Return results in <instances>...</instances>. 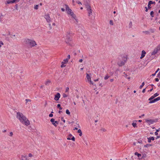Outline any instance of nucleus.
Here are the masks:
<instances>
[{"label":"nucleus","mask_w":160,"mask_h":160,"mask_svg":"<svg viewBox=\"0 0 160 160\" xmlns=\"http://www.w3.org/2000/svg\"><path fill=\"white\" fill-rule=\"evenodd\" d=\"M17 118L22 124L28 126L30 124L29 121L22 113L18 112L17 113Z\"/></svg>","instance_id":"nucleus-1"},{"label":"nucleus","mask_w":160,"mask_h":160,"mask_svg":"<svg viewBox=\"0 0 160 160\" xmlns=\"http://www.w3.org/2000/svg\"><path fill=\"white\" fill-rule=\"evenodd\" d=\"M23 43L25 46L28 48H31L37 45L35 41H24Z\"/></svg>","instance_id":"nucleus-2"},{"label":"nucleus","mask_w":160,"mask_h":160,"mask_svg":"<svg viewBox=\"0 0 160 160\" xmlns=\"http://www.w3.org/2000/svg\"><path fill=\"white\" fill-rule=\"evenodd\" d=\"M122 58V60L120 62H118L117 63L118 65L120 67L123 66L127 60V58L126 57L123 56Z\"/></svg>","instance_id":"nucleus-3"},{"label":"nucleus","mask_w":160,"mask_h":160,"mask_svg":"<svg viewBox=\"0 0 160 160\" xmlns=\"http://www.w3.org/2000/svg\"><path fill=\"white\" fill-rule=\"evenodd\" d=\"M84 5H85L87 10L88 11V16H90L92 14V10L91 7L88 4H85Z\"/></svg>","instance_id":"nucleus-4"},{"label":"nucleus","mask_w":160,"mask_h":160,"mask_svg":"<svg viewBox=\"0 0 160 160\" xmlns=\"http://www.w3.org/2000/svg\"><path fill=\"white\" fill-rule=\"evenodd\" d=\"M71 16L72 17V18L75 20V21L73 22V21L71 19H70V22L72 23H75L76 24H78V20L77 19V17L73 13V15H71Z\"/></svg>","instance_id":"nucleus-5"},{"label":"nucleus","mask_w":160,"mask_h":160,"mask_svg":"<svg viewBox=\"0 0 160 160\" xmlns=\"http://www.w3.org/2000/svg\"><path fill=\"white\" fill-rule=\"evenodd\" d=\"M66 10L67 12V13L68 14H69L70 16L71 15H73L74 13L72 11V10L69 8V7L67 5H65Z\"/></svg>","instance_id":"nucleus-6"},{"label":"nucleus","mask_w":160,"mask_h":160,"mask_svg":"<svg viewBox=\"0 0 160 160\" xmlns=\"http://www.w3.org/2000/svg\"><path fill=\"white\" fill-rule=\"evenodd\" d=\"M159 120L160 121V118L158 119H147L146 120V122H149L150 123V124H153L154 123V122H157L158 121V120Z\"/></svg>","instance_id":"nucleus-7"},{"label":"nucleus","mask_w":160,"mask_h":160,"mask_svg":"<svg viewBox=\"0 0 160 160\" xmlns=\"http://www.w3.org/2000/svg\"><path fill=\"white\" fill-rule=\"evenodd\" d=\"M72 35V33L70 31L68 32L65 36V39H71V37Z\"/></svg>","instance_id":"nucleus-8"},{"label":"nucleus","mask_w":160,"mask_h":160,"mask_svg":"<svg viewBox=\"0 0 160 160\" xmlns=\"http://www.w3.org/2000/svg\"><path fill=\"white\" fill-rule=\"evenodd\" d=\"M50 122L55 127H57V125L58 124H59V122L58 121H55V119L53 118H52L50 119Z\"/></svg>","instance_id":"nucleus-9"},{"label":"nucleus","mask_w":160,"mask_h":160,"mask_svg":"<svg viewBox=\"0 0 160 160\" xmlns=\"http://www.w3.org/2000/svg\"><path fill=\"white\" fill-rule=\"evenodd\" d=\"M44 18L48 22L50 23L51 22V19L49 14L45 15L44 16Z\"/></svg>","instance_id":"nucleus-10"},{"label":"nucleus","mask_w":160,"mask_h":160,"mask_svg":"<svg viewBox=\"0 0 160 160\" xmlns=\"http://www.w3.org/2000/svg\"><path fill=\"white\" fill-rule=\"evenodd\" d=\"M60 94L59 92H58L55 95V97L54 98V99L56 101H58L59 100V98H60Z\"/></svg>","instance_id":"nucleus-11"},{"label":"nucleus","mask_w":160,"mask_h":160,"mask_svg":"<svg viewBox=\"0 0 160 160\" xmlns=\"http://www.w3.org/2000/svg\"><path fill=\"white\" fill-rule=\"evenodd\" d=\"M160 100V97H158L155 98H154L153 100H152V101H149V103H154L157 101H158Z\"/></svg>","instance_id":"nucleus-12"},{"label":"nucleus","mask_w":160,"mask_h":160,"mask_svg":"<svg viewBox=\"0 0 160 160\" xmlns=\"http://www.w3.org/2000/svg\"><path fill=\"white\" fill-rule=\"evenodd\" d=\"M158 52V50L157 49V48L155 49L152 52L151 55H154L157 53Z\"/></svg>","instance_id":"nucleus-13"},{"label":"nucleus","mask_w":160,"mask_h":160,"mask_svg":"<svg viewBox=\"0 0 160 160\" xmlns=\"http://www.w3.org/2000/svg\"><path fill=\"white\" fill-rule=\"evenodd\" d=\"M146 54V52L144 50H142V52L141 56L140 57V58L142 59L144 58Z\"/></svg>","instance_id":"nucleus-14"},{"label":"nucleus","mask_w":160,"mask_h":160,"mask_svg":"<svg viewBox=\"0 0 160 160\" xmlns=\"http://www.w3.org/2000/svg\"><path fill=\"white\" fill-rule=\"evenodd\" d=\"M148 142H151V140L154 141L155 139V138L153 137H149L148 138Z\"/></svg>","instance_id":"nucleus-15"},{"label":"nucleus","mask_w":160,"mask_h":160,"mask_svg":"<svg viewBox=\"0 0 160 160\" xmlns=\"http://www.w3.org/2000/svg\"><path fill=\"white\" fill-rule=\"evenodd\" d=\"M135 155H137L138 156V158L139 160H141V158H140V157H141V154H140V153H138V152H135Z\"/></svg>","instance_id":"nucleus-16"},{"label":"nucleus","mask_w":160,"mask_h":160,"mask_svg":"<svg viewBox=\"0 0 160 160\" xmlns=\"http://www.w3.org/2000/svg\"><path fill=\"white\" fill-rule=\"evenodd\" d=\"M15 2L14 0H8L7 1V4H10V3H13Z\"/></svg>","instance_id":"nucleus-17"},{"label":"nucleus","mask_w":160,"mask_h":160,"mask_svg":"<svg viewBox=\"0 0 160 160\" xmlns=\"http://www.w3.org/2000/svg\"><path fill=\"white\" fill-rule=\"evenodd\" d=\"M86 77L87 79H88V81L89 80H91V76L89 75V74H88L87 73H86Z\"/></svg>","instance_id":"nucleus-18"},{"label":"nucleus","mask_w":160,"mask_h":160,"mask_svg":"<svg viewBox=\"0 0 160 160\" xmlns=\"http://www.w3.org/2000/svg\"><path fill=\"white\" fill-rule=\"evenodd\" d=\"M67 139L68 140H71L73 141H74L75 140V138L74 136H72L71 138H67Z\"/></svg>","instance_id":"nucleus-19"},{"label":"nucleus","mask_w":160,"mask_h":160,"mask_svg":"<svg viewBox=\"0 0 160 160\" xmlns=\"http://www.w3.org/2000/svg\"><path fill=\"white\" fill-rule=\"evenodd\" d=\"M149 31L150 32V33H153L155 31V29H150L149 30Z\"/></svg>","instance_id":"nucleus-20"},{"label":"nucleus","mask_w":160,"mask_h":160,"mask_svg":"<svg viewBox=\"0 0 160 160\" xmlns=\"http://www.w3.org/2000/svg\"><path fill=\"white\" fill-rule=\"evenodd\" d=\"M78 132L79 133V135L80 136H81L82 135V133L81 130L79 129H78Z\"/></svg>","instance_id":"nucleus-21"},{"label":"nucleus","mask_w":160,"mask_h":160,"mask_svg":"<svg viewBox=\"0 0 160 160\" xmlns=\"http://www.w3.org/2000/svg\"><path fill=\"white\" fill-rule=\"evenodd\" d=\"M152 146V144H147L144 146V147L145 148H148L149 146Z\"/></svg>","instance_id":"nucleus-22"},{"label":"nucleus","mask_w":160,"mask_h":160,"mask_svg":"<svg viewBox=\"0 0 160 160\" xmlns=\"http://www.w3.org/2000/svg\"><path fill=\"white\" fill-rule=\"evenodd\" d=\"M154 98L155 97L153 95L148 99V100L149 101H152V100H153Z\"/></svg>","instance_id":"nucleus-23"},{"label":"nucleus","mask_w":160,"mask_h":160,"mask_svg":"<svg viewBox=\"0 0 160 160\" xmlns=\"http://www.w3.org/2000/svg\"><path fill=\"white\" fill-rule=\"evenodd\" d=\"M132 22H130L129 23V25H128V27L129 28H132Z\"/></svg>","instance_id":"nucleus-24"},{"label":"nucleus","mask_w":160,"mask_h":160,"mask_svg":"<svg viewBox=\"0 0 160 160\" xmlns=\"http://www.w3.org/2000/svg\"><path fill=\"white\" fill-rule=\"evenodd\" d=\"M57 107L59 108L60 110H62V108L61 107V105L60 104H58Z\"/></svg>","instance_id":"nucleus-25"},{"label":"nucleus","mask_w":160,"mask_h":160,"mask_svg":"<svg viewBox=\"0 0 160 160\" xmlns=\"http://www.w3.org/2000/svg\"><path fill=\"white\" fill-rule=\"evenodd\" d=\"M132 125L133 126V127L134 128L137 127V124L136 123H132Z\"/></svg>","instance_id":"nucleus-26"},{"label":"nucleus","mask_w":160,"mask_h":160,"mask_svg":"<svg viewBox=\"0 0 160 160\" xmlns=\"http://www.w3.org/2000/svg\"><path fill=\"white\" fill-rule=\"evenodd\" d=\"M65 64L64 63V62H62V64L61 65V68L65 67L66 66V65H64Z\"/></svg>","instance_id":"nucleus-27"},{"label":"nucleus","mask_w":160,"mask_h":160,"mask_svg":"<svg viewBox=\"0 0 160 160\" xmlns=\"http://www.w3.org/2000/svg\"><path fill=\"white\" fill-rule=\"evenodd\" d=\"M66 41V43L67 44H68L70 46H72V45L71 44V43L70 42V41Z\"/></svg>","instance_id":"nucleus-28"},{"label":"nucleus","mask_w":160,"mask_h":160,"mask_svg":"<svg viewBox=\"0 0 160 160\" xmlns=\"http://www.w3.org/2000/svg\"><path fill=\"white\" fill-rule=\"evenodd\" d=\"M145 84V83H144V82H143L142 84V85L140 86L139 87V88L141 89L142 88V87L144 86Z\"/></svg>","instance_id":"nucleus-29"},{"label":"nucleus","mask_w":160,"mask_h":160,"mask_svg":"<svg viewBox=\"0 0 160 160\" xmlns=\"http://www.w3.org/2000/svg\"><path fill=\"white\" fill-rule=\"evenodd\" d=\"M66 113L68 115H69L70 114V112L69 111V110L68 109H67L66 111Z\"/></svg>","instance_id":"nucleus-30"},{"label":"nucleus","mask_w":160,"mask_h":160,"mask_svg":"<svg viewBox=\"0 0 160 160\" xmlns=\"http://www.w3.org/2000/svg\"><path fill=\"white\" fill-rule=\"evenodd\" d=\"M68 59H65L63 60V62L65 64H66L68 62Z\"/></svg>","instance_id":"nucleus-31"},{"label":"nucleus","mask_w":160,"mask_h":160,"mask_svg":"<svg viewBox=\"0 0 160 160\" xmlns=\"http://www.w3.org/2000/svg\"><path fill=\"white\" fill-rule=\"evenodd\" d=\"M148 2L150 4H155V2L152 1H149Z\"/></svg>","instance_id":"nucleus-32"},{"label":"nucleus","mask_w":160,"mask_h":160,"mask_svg":"<svg viewBox=\"0 0 160 160\" xmlns=\"http://www.w3.org/2000/svg\"><path fill=\"white\" fill-rule=\"evenodd\" d=\"M146 156H147V155H146V154H143L141 158V159L143 158H146Z\"/></svg>","instance_id":"nucleus-33"},{"label":"nucleus","mask_w":160,"mask_h":160,"mask_svg":"<svg viewBox=\"0 0 160 160\" xmlns=\"http://www.w3.org/2000/svg\"><path fill=\"white\" fill-rule=\"evenodd\" d=\"M38 5H36L34 6V8L35 9L37 10L38 9Z\"/></svg>","instance_id":"nucleus-34"},{"label":"nucleus","mask_w":160,"mask_h":160,"mask_svg":"<svg viewBox=\"0 0 160 160\" xmlns=\"http://www.w3.org/2000/svg\"><path fill=\"white\" fill-rule=\"evenodd\" d=\"M146 34H150V32L149 30L148 31H146L144 32Z\"/></svg>","instance_id":"nucleus-35"},{"label":"nucleus","mask_w":160,"mask_h":160,"mask_svg":"<svg viewBox=\"0 0 160 160\" xmlns=\"http://www.w3.org/2000/svg\"><path fill=\"white\" fill-rule=\"evenodd\" d=\"M109 77H110V76H108V75H107L105 77L104 79L105 80H107V79H108Z\"/></svg>","instance_id":"nucleus-36"},{"label":"nucleus","mask_w":160,"mask_h":160,"mask_svg":"<svg viewBox=\"0 0 160 160\" xmlns=\"http://www.w3.org/2000/svg\"><path fill=\"white\" fill-rule=\"evenodd\" d=\"M159 95V94L158 93H155L153 95V96H154V97L155 98L156 97L158 96Z\"/></svg>","instance_id":"nucleus-37"},{"label":"nucleus","mask_w":160,"mask_h":160,"mask_svg":"<svg viewBox=\"0 0 160 160\" xmlns=\"http://www.w3.org/2000/svg\"><path fill=\"white\" fill-rule=\"evenodd\" d=\"M154 13V12L153 11H152L150 12V15L152 17H153L154 16L153 15Z\"/></svg>","instance_id":"nucleus-38"},{"label":"nucleus","mask_w":160,"mask_h":160,"mask_svg":"<svg viewBox=\"0 0 160 160\" xmlns=\"http://www.w3.org/2000/svg\"><path fill=\"white\" fill-rule=\"evenodd\" d=\"M156 48L158 50V51H160V44Z\"/></svg>","instance_id":"nucleus-39"},{"label":"nucleus","mask_w":160,"mask_h":160,"mask_svg":"<svg viewBox=\"0 0 160 160\" xmlns=\"http://www.w3.org/2000/svg\"><path fill=\"white\" fill-rule=\"evenodd\" d=\"M159 132V129H157L156 130V132H155V134L156 135H158V132Z\"/></svg>","instance_id":"nucleus-40"},{"label":"nucleus","mask_w":160,"mask_h":160,"mask_svg":"<svg viewBox=\"0 0 160 160\" xmlns=\"http://www.w3.org/2000/svg\"><path fill=\"white\" fill-rule=\"evenodd\" d=\"M109 23L111 25H113V21L112 20H110L109 21Z\"/></svg>","instance_id":"nucleus-41"},{"label":"nucleus","mask_w":160,"mask_h":160,"mask_svg":"<svg viewBox=\"0 0 160 160\" xmlns=\"http://www.w3.org/2000/svg\"><path fill=\"white\" fill-rule=\"evenodd\" d=\"M25 101H26V104H27V103L28 102H31V100L29 99H26Z\"/></svg>","instance_id":"nucleus-42"},{"label":"nucleus","mask_w":160,"mask_h":160,"mask_svg":"<svg viewBox=\"0 0 160 160\" xmlns=\"http://www.w3.org/2000/svg\"><path fill=\"white\" fill-rule=\"evenodd\" d=\"M3 42L1 41H0V48H1L2 46V45H3Z\"/></svg>","instance_id":"nucleus-43"},{"label":"nucleus","mask_w":160,"mask_h":160,"mask_svg":"<svg viewBox=\"0 0 160 160\" xmlns=\"http://www.w3.org/2000/svg\"><path fill=\"white\" fill-rule=\"evenodd\" d=\"M88 82H90V84H91L92 85H94L93 83L92 82V81H91V80L88 81Z\"/></svg>","instance_id":"nucleus-44"},{"label":"nucleus","mask_w":160,"mask_h":160,"mask_svg":"<svg viewBox=\"0 0 160 160\" xmlns=\"http://www.w3.org/2000/svg\"><path fill=\"white\" fill-rule=\"evenodd\" d=\"M76 2H77V3L78 4H80L81 5L82 4V3L80 2L79 1H77Z\"/></svg>","instance_id":"nucleus-45"},{"label":"nucleus","mask_w":160,"mask_h":160,"mask_svg":"<svg viewBox=\"0 0 160 160\" xmlns=\"http://www.w3.org/2000/svg\"><path fill=\"white\" fill-rule=\"evenodd\" d=\"M69 90V88L68 87H67L66 89V91L65 92H68Z\"/></svg>","instance_id":"nucleus-46"},{"label":"nucleus","mask_w":160,"mask_h":160,"mask_svg":"<svg viewBox=\"0 0 160 160\" xmlns=\"http://www.w3.org/2000/svg\"><path fill=\"white\" fill-rule=\"evenodd\" d=\"M151 4H150L149 2L148 3V8L149 9L150 8H151L150 7V5Z\"/></svg>","instance_id":"nucleus-47"},{"label":"nucleus","mask_w":160,"mask_h":160,"mask_svg":"<svg viewBox=\"0 0 160 160\" xmlns=\"http://www.w3.org/2000/svg\"><path fill=\"white\" fill-rule=\"evenodd\" d=\"M50 81H47L45 82V84L47 85H48V83H50Z\"/></svg>","instance_id":"nucleus-48"},{"label":"nucleus","mask_w":160,"mask_h":160,"mask_svg":"<svg viewBox=\"0 0 160 160\" xmlns=\"http://www.w3.org/2000/svg\"><path fill=\"white\" fill-rule=\"evenodd\" d=\"M61 119L62 121L63 122H65V120L64 119H63V118L62 117Z\"/></svg>","instance_id":"nucleus-49"},{"label":"nucleus","mask_w":160,"mask_h":160,"mask_svg":"<svg viewBox=\"0 0 160 160\" xmlns=\"http://www.w3.org/2000/svg\"><path fill=\"white\" fill-rule=\"evenodd\" d=\"M49 116L50 117H52L53 116V114L52 113H50L49 114Z\"/></svg>","instance_id":"nucleus-50"},{"label":"nucleus","mask_w":160,"mask_h":160,"mask_svg":"<svg viewBox=\"0 0 160 160\" xmlns=\"http://www.w3.org/2000/svg\"><path fill=\"white\" fill-rule=\"evenodd\" d=\"M28 156L30 157H32L33 156V155L31 153H30L28 154Z\"/></svg>","instance_id":"nucleus-51"},{"label":"nucleus","mask_w":160,"mask_h":160,"mask_svg":"<svg viewBox=\"0 0 160 160\" xmlns=\"http://www.w3.org/2000/svg\"><path fill=\"white\" fill-rule=\"evenodd\" d=\"M70 58V55H68V56L67 58H66V59H68V60Z\"/></svg>","instance_id":"nucleus-52"},{"label":"nucleus","mask_w":160,"mask_h":160,"mask_svg":"<svg viewBox=\"0 0 160 160\" xmlns=\"http://www.w3.org/2000/svg\"><path fill=\"white\" fill-rule=\"evenodd\" d=\"M67 97V95L66 94H65V93L63 94V97L64 98H66V97Z\"/></svg>","instance_id":"nucleus-53"},{"label":"nucleus","mask_w":160,"mask_h":160,"mask_svg":"<svg viewBox=\"0 0 160 160\" xmlns=\"http://www.w3.org/2000/svg\"><path fill=\"white\" fill-rule=\"evenodd\" d=\"M3 21V18L1 17V16H0V22H2Z\"/></svg>","instance_id":"nucleus-54"},{"label":"nucleus","mask_w":160,"mask_h":160,"mask_svg":"<svg viewBox=\"0 0 160 160\" xmlns=\"http://www.w3.org/2000/svg\"><path fill=\"white\" fill-rule=\"evenodd\" d=\"M72 135L71 134H70L68 136V138H72Z\"/></svg>","instance_id":"nucleus-55"},{"label":"nucleus","mask_w":160,"mask_h":160,"mask_svg":"<svg viewBox=\"0 0 160 160\" xmlns=\"http://www.w3.org/2000/svg\"><path fill=\"white\" fill-rule=\"evenodd\" d=\"M138 142L140 143H141L142 142V141L141 140H139L138 141Z\"/></svg>","instance_id":"nucleus-56"},{"label":"nucleus","mask_w":160,"mask_h":160,"mask_svg":"<svg viewBox=\"0 0 160 160\" xmlns=\"http://www.w3.org/2000/svg\"><path fill=\"white\" fill-rule=\"evenodd\" d=\"M159 79L158 78H157L155 79V81L156 82H158L159 81Z\"/></svg>","instance_id":"nucleus-57"},{"label":"nucleus","mask_w":160,"mask_h":160,"mask_svg":"<svg viewBox=\"0 0 160 160\" xmlns=\"http://www.w3.org/2000/svg\"><path fill=\"white\" fill-rule=\"evenodd\" d=\"M13 135V133L12 132H11L10 133V136H12Z\"/></svg>","instance_id":"nucleus-58"},{"label":"nucleus","mask_w":160,"mask_h":160,"mask_svg":"<svg viewBox=\"0 0 160 160\" xmlns=\"http://www.w3.org/2000/svg\"><path fill=\"white\" fill-rule=\"evenodd\" d=\"M145 91H146L145 88H144L143 89V90L142 91V92L144 93L145 92Z\"/></svg>","instance_id":"nucleus-59"},{"label":"nucleus","mask_w":160,"mask_h":160,"mask_svg":"<svg viewBox=\"0 0 160 160\" xmlns=\"http://www.w3.org/2000/svg\"><path fill=\"white\" fill-rule=\"evenodd\" d=\"M101 130L103 132H105L106 131V130L104 128H102Z\"/></svg>","instance_id":"nucleus-60"},{"label":"nucleus","mask_w":160,"mask_h":160,"mask_svg":"<svg viewBox=\"0 0 160 160\" xmlns=\"http://www.w3.org/2000/svg\"><path fill=\"white\" fill-rule=\"evenodd\" d=\"M145 11H146V12H148V8H147V7H145Z\"/></svg>","instance_id":"nucleus-61"},{"label":"nucleus","mask_w":160,"mask_h":160,"mask_svg":"<svg viewBox=\"0 0 160 160\" xmlns=\"http://www.w3.org/2000/svg\"><path fill=\"white\" fill-rule=\"evenodd\" d=\"M159 70V68H158V69H157V70L156 71V72H155V73H157V72Z\"/></svg>","instance_id":"nucleus-62"},{"label":"nucleus","mask_w":160,"mask_h":160,"mask_svg":"<svg viewBox=\"0 0 160 160\" xmlns=\"http://www.w3.org/2000/svg\"><path fill=\"white\" fill-rule=\"evenodd\" d=\"M82 59H80L79 60V62H82Z\"/></svg>","instance_id":"nucleus-63"},{"label":"nucleus","mask_w":160,"mask_h":160,"mask_svg":"<svg viewBox=\"0 0 160 160\" xmlns=\"http://www.w3.org/2000/svg\"><path fill=\"white\" fill-rule=\"evenodd\" d=\"M72 54H73L74 55V56H76L77 54H76V53L75 52H73L72 53Z\"/></svg>","instance_id":"nucleus-64"}]
</instances>
